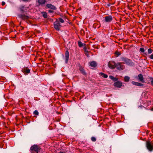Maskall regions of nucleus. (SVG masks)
Listing matches in <instances>:
<instances>
[{
	"mask_svg": "<svg viewBox=\"0 0 153 153\" xmlns=\"http://www.w3.org/2000/svg\"><path fill=\"white\" fill-rule=\"evenodd\" d=\"M121 59V60L123 62V64H126L130 66H133L134 65V63L132 61V60L128 59L127 58L122 57Z\"/></svg>",
	"mask_w": 153,
	"mask_h": 153,
	"instance_id": "1",
	"label": "nucleus"
},
{
	"mask_svg": "<svg viewBox=\"0 0 153 153\" xmlns=\"http://www.w3.org/2000/svg\"><path fill=\"white\" fill-rule=\"evenodd\" d=\"M40 149L39 147L36 145H33L30 148V152L31 153H38Z\"/></svg>",
	"mask_w": 153,
	"mask_h": 153,
	"instance_id": "2",
	"label": "nucleus"
},
{
	"mask_svg": "<svg viewBox=\"0 0 153 153\" xmlns=\"http://www.w3.org/2000/svg\"><path fill=\"white\" fill-rule=\"evenodd\" d=\"M146 147L149 151L152 152L153 150V143L150 141H147L146 142Z\"/></svg>",
	"mask_w": 153,
	"mask_h": 153,
	"instance_id": "3",
	"label": "nucleus"
},
{
	"mask_svg": "<svg viewBox=\"0 0 153 153\" xmlns=\"http://www.w3.org/2000/svg\"><path fill=\"white\" fill-rule=\"evenodd\" d=\"M53 25L54 28L55 29L57 30H60L61 25L58 19H56V21L54 22Z\"/></svg>",
	"mask_w": 153,
	"mask_h": 153,
	"instance_id": "4",
	"label": "nucleus"
},
{
	"mask_svg": "<svg viewBox=\"0 0 153 153\" xmlns=\"http://www.w3.org/2000/svg\"><path fill=\"white\" fill-rule=\"evenodd\" d=\"M117 69L120 71L124 69L125 68V66L122 64L121 62H118L116 64V67Z\"/></svg>",
	"mask_w": 153,
	"mask_h": 153,
	"instance_id": "5",
	"label": "nucleus"
},
{
	"mask_svg": "<svg viewBox=\"0 0 153 153\" xmlns=\"http://www.w3.org/2000/svg\"><path fill=\"white\" fill-rule=\"evenodd\" d=\"M113 20V18L111 16H108L105 17V21L106 22H110Z\"/></svg>",
	"mask_w": 153,
	"mask_h": 153,
	"instance_id": "6",
	"label": "nucleus"
},
{
	"mask_svg": "<svg viewBox=\"0 0 153 153\" xmlns=\"http://www.w3.org/2000/svg\"><path fill=\"white\" fill-rule=\"evenodd\" d=\"M46 8L50 9L52 10H56V7L51 4H48L46 5Z\"/></svg>",
	"mask_w": 153,
	"mask_h": 153,
	"instance_id": "7",
	"label": "nucleus"
},
{
	"mask_svg": "<svg viewBox=\"0 0 153 153\" xmlns=\"http://www.w3.org/2000/svg\"><path fill=\"white\" fill-rule=\"evenodd\" d=\"M116 64L114 62H109L108 64L109 67L111 68L114 69L116 67Z\"/></svg>",
	"mask_w": 153,
	"mask_h": 153,
	"instance_id": "8",
	"label": "nucleus"
},
{
	"mask_svg": "<svg viewBox=\"0 0 153 153\" xmlns=\"http://www.w3.org/2000/svg\"><path fill=\"white\" fill-rule=\"evenodd\" d=\"M122 85V83L120 81H117L114 83V85L115 87L120 88Z\"/></svg>",
	"mask_w": 153,
	"mask_h": 153,
	"instance_id": "9",
	"label": "nucleus"
},
{
	"mask_svg": "<svg viewBox=\"0 0 153 153\" xmlns=\"http://www.w3.org/2000/svg\"><path fill=\"white\" fill-rule=\"evenodd\" d=\"M65 62L67 63L69 56V53L68 51H66L65 53Z\"/></svg>",
	"mask_w": 153,
	"mask_h": 153,
	"instance_id": "10",
	"label": "nucleus"
},
{
	"mask_svg": "<svg viewBox=\"0 0 153 153\" xmlns=\"http://www.w3.org/2000/svg\"><path fill=\"white\" fill-rule=\"evenodd\" d=\"M138 77L140 81L143 83L145 81L144 80L142 74H139Z\"/></svg>",
	"mask_w": 153,
	"mask_h": 153,
	"instance_id": "11",
	"label": "nucleus"
},
{
	"mask_svg": "<svg viewBox=\"0 0 153 153\" xmlns=\"http://www.w3.org/2000/svg\"><path fill=\"white\" fill-rule=\"evenodd\" d=\"M19 16L20 18H21L23 19H27L29 18V17L28 16L25 15H19Z\"/></svg>",
	"mask_w": 153,
	"mask_h": 153,
	"instance_id": "12",
	"label": "nucleus"
},
{
	"mask_svg": "<svg viewBox=\"0 0 153 153\" xmlns=\"http://www.w3.org/2000/svg\"><path fill=\"white\" fill-rule=\"evenodd\" d=\"M90 65L93 67H95L97 66V63L94 61H92L90 63Z\"/></svg>",
	"mask_w": 153,
	"mask_h": 153,
	"instance_id": "13",
	"label": "nucleus"
},
{
	"mask_svg": "<svg viewBox=\"0 0 153 153\" xmlns=\"http://www.w3.org/2000/svg\"><path fill=\"white\" fill-rule=\"evenodd\" d=\"M110 78L114 81H117L118 80V78L116 77H114L113 76H109Z\"/></svg>",
	"mask_w": 153,
	"mask_h": 153,
	"instance_id": "14",
	"label": "nucleus"
},
{
	"mask_svg": "<svg viewBox=\"0 0 153 153\" xmlns=\"http://www.w3.org/2000/svg\"><path fill=\"white\" fill-rule=\"evenodd\" d=\"M38 3L39 4H43L45 3L46 2L45 0H38Z\"/></svg>",
	"mask_w": 153,
	"mask_h": 153,
	"instance_id": "15",
	"label": "nucleus"
},
{
	"mask_svg": "<svg viewBox=\"0 0 153 153\" xmlns=\"http://www.w3.org/2000/svg\"><path fill=\"white\" fill-rule=\"evenodd\" d=\"M41 14H42L43 17L45 18H46L48 17L47 14L46 12L43 11L41 12Z\"/></svg>",
	"mask_w": 153,
	"mask_h": 153,
	"instance_id": "16",
	"label": "nucleus"
},
{
	"mask_svg": "<svg viewBox=\"0 0 153 153\" xmlns=\"http://www.w3.org/2000/svg\"><path fill=\"white\" fill-rule=\"evenodd\" d=\"M100 75H101V76H102V77L104 78H106L108 77V75L107 74H105L103 73H100Z\"/></svg>",
	"mask_w": 153,
	"mask_h": 153,
	"instance_id": "17",
	"label": "nucleus"
},
{
	"mask_svg": "<svg viewBox=\"0 0 153 153\" xmlns=\"http://www.w3.org/2000/svg\"><path fill=\"white\" fill-rule=\"evenodd\" d=\"M23 71L25 73L28 74L30 72V70L29 69H25L24 68L23 69Z\"/></svg>",
	"mask_w": 153,
	"mask_h": 153,
	"instance_id": "18",
	"label": "nucleus"
},
{
	"mask_svg": "<svg viewBox=\"0 0 153 153\" xmlns=\"http://www.w3.org/2000/svg\"><path fill=\"white\" fill-rule=\"evenodd\" d=\"M130 77L128 76H126L124 77L125 81L126 82H128L129 80Z\"/></svg>",
	"mask_w": 153,
	"mask_h": 153,
	"instance_id": "19",
	"label": "nucleus"
},
{
	"mask_svg": "<svg viewBox=\"0 0 153 153\" xmlns=\"http://www.w3.org/2000/svg\"><path fill=\"white\" fill-rule=\"evenodd\" d=\"M80 71H81V72L83 74H85V71H84V69L82 68H80Z\"/></svg>",
	"mask_w": 153,
	"mask_h": 153,
	"instance_id": "20",
	"label": "nucleus"
},
{
	"mask_svg": "<svg viewBox=\"0 0 153 153\" xmlns=\"http://www.w3.org/2000/svg\"><path fill=\"white\" fill-rule=\"evenodd\" d=\"M78 43L79 46L80 47H81L83 46V44L80 41L78 42Z\"/></svg>",
	"mask_w": 153,
	"mask_h": 153,
	"instance_id": "21",
	"label": "nucleus"
},
{
	"mask_svg": "<svg viewBox=\"0 0 153 153\" xmlns=\"http://www.w3.org/2000/svg\"><path fill=\"white\" fill-rule=\"evenodd\" d=\"M58 20L59 21V22H60L61 23H63L64 22V20L61 18H59Z\"/></svg>",
	"mask_w": 153,
	"mask_h": 153,
	"instance_id": "22",
	"label": "nucleus"
},
{
	"mask_svg": "<svg viewBox=\"0 0 153 153\" xmlns=\"http://www.w3.org/2000/svg\"><path fill=\"white\" fill-rule=\"evenodd\" d=\"M152 50L151 48H149L148 50V53L149 54H150L152 53Z\"/></svg>",
	"mask_w": 153,
	"mask_h": 153,
	"instance_id": "23",
	"label": "nucleus"
},
{
	"mask_svg": "<svg viewBox=\"0 0 153 153\" xmlns=\"http://www.w3.org/2000/svg\"><path fill=\"white\" fill-rule=\"evenodd\" d=\"M138 83V82H134V81H132L131 82V83L133 85H135L136 86H137Z\"/></svg>",
	"mask_w": 153,
	"mask_h": 153,
	"instance_id": "24",
	"label": "nucleus"
},
{
	"mask_svg": "<svg viewBox=\"0 0 153 153\" xmlns=\"http://www.w3.org/2000/svg\"><path fill=\"white\" fill-rule=\"evenodd\" d=\"M91 140L93 142H95L96 140V139L94 137H92L91 138Z\"/></svg>",
	"mask_w": 153,
	"mask_h": 153,
	"instance_id": "25",
	"label": "nucleus"
},
{
	"mask_svg": "<svg viewBox=\"0 0 153 153\" xmlns=\"http://www.w3.org/2000/svg\"><path fill=\"white\" fill-rule=\"evenodd\" d=\"M149 79L151 81V84L152 86H153V78L152 77H150Z\"/></svg>",
	"mask_w": 153,
	"mask_h": 153,
	"instance_id": "26",
	"label": "nucleus"
},
{
	"mask_svg": "<svg viewBox=\"0 0 153 153\" xmlns=\"http://www.w3.org/2000/svg\"><path fill=\"white\" fill-rule=\"evenodd\" d=\"M39 112H38V111L37 110H35L33 112V114L35 115H39Z\"/></svg>",
	"mask_w": 153,
	"mask_h": 153,
	"instance_id": "27",
	"label": "nucleus"
},
{
	"mask_svg": "<svg viewBox=\"0 0 153 153\" xmlns=\"http://www.w3.org/2000/svg\"><path fill=\"white\" fill-rule=\"evenodd\" d=\"M144 85L143 84H142L141 83L138 82V84L137 86H139L141 87H142Z\"/></svg>",
	"mask_w": 153,
	"mask_h": 153,
	"instance_id": "28",
	"label": "nucleus"
},
{
	"mask_svg": "<svg viewBox=\"0 0 153 153\" xmlns=\"http://www.w3.org/2000/svg\"><path fill=\"white\" fill-rule=\"evenodd\" d=\"M140 51L142 52H144L145 51L144 49L143 48H141L140 49Z\"/></svg>",
	"mask_w": 153,
	"mask_h": 153,
	"instance_id": "29",
	"label": "nucleus"
},
{
	"mask_svg": "<svg viewBox=\"0 0 153 153\" xmlns=\"http://www.w3.org/2000/svg\"><path fill=\"white\" fill-rule=\"evenodd\" d=\"M20 1H23L24 2H29L31 1V0H19Z\"/></svg>",
	"mask_w": 153,
	"mask_h": 153,
	"instance_id": "30",
	"label": "nucleus"
},
{
	"mask_svg": "<svg viewBox=\"0 0 153 153\" xmlns=\"http://www.w3.org/2000/svg\"><path fill=\"white\" fill-rule=\"evenodd\" d=\"M149 58L152 59H153V54H152L150 55Z\"/></svg>",
	"mask_w": 153,
	"mask_h": 153,
	"instance_id": "31",
	"label": "nucleus"
},
{
	"mask_svg": "<svg viewBox=\"0 0 153 153\" xmlns=\"http://www.w3.org/2000/svg\"><path fill=\"white\" fill-rule=\"evenodd\" d=\"M48 12L49 13H53V11L52 10H49L48 11Z\"/></svg>",
	"mask_w": 153,
	"mask_h": 153,
	"instance_id": "32",
	"label": "nucleus"
},
{
	"mask_svg": "<svg viewBox=\"0 0 153 153\" xmlns=\"http://www.w3.org/2000/svg\"><path fill=\"white\" fill-rule=\"evenodd\" d=\"M116 54L117 55V56H118L120 55V53L119 52H116Z\"/></svg>",
	"mask_w": 153,
	"mask_h": 153,
	"instance_id": "33",
	"label": "nucleus"
},
{
	"mask_svg": "<svg viewBox=\"0 0 153 153\" xmlns=\"http://www.w3.org/2000/svg\"><path fill=\"white\" fill-rule=\"evenodd\" d=\"M5 3L4 1H2V5L3 6L5 4Z\"/></svg>",
	"mask_w": 153,
	"mask_h": 153,
	"instance_id": "34",
	"label": "nucleus"
},
{
	"mask_svg": "<svg viewBox=\"0 0 153 153\" xmlns=\"http://www.w3.org/2000/svg\"><path fill=\"white\" fill-rule=\"evenodd\" d=\"M107 6H108V7H110V6H111V4H107Z\"/></svg>",
	"mask_w": 153,
	"mask_h": 153,
	"instance_id": "35",
	"label": "nucleus"
},
{
	"mask_svg": "<svg viewBox=\"0 0 153 153\" xmlns=\"http://www.w3.org/2000/svg\"><path fill=\"white\" fill-rule=\"evenodd\" d=\"M24 8V6H22V9Z\"/></svg>",
	"mask_w": 153,
	"mask_h": 153,
	"instance_id": "36",
	"label": "nucleus"
}]
</instances>
